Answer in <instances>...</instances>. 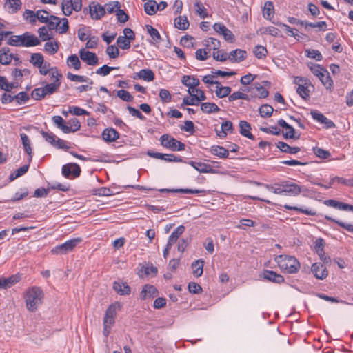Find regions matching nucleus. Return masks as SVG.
<instances>
[{"instance_id": "20", "label": "nucleus", "mask_w": 353, "mask_h": 353, "mask_svg": "<svg viewBox=\"0 0 353 353\" xmlns=\"http://www.w3.org/2000/svg\"><path fill=\"white\" fill-rule=\"evenodd\" d=\"M113 289L120 295H128L130 294L131 289L130 286L123 281H117L113 283Z\"/></svg>"}, {"instance_id": "6", "label": "nucleus", "mask_w": 353, "mask_h": 353, "mask_svg": "<svg viewBox=\"0 0 353 353\" xmlns=\"http://www.w3.org/2000/svg\"><path fill=\"white\" fill-rule=\"evenodd\" d=\"M161 145L172 151H182L185 145L169 134H163L160 137Z\"/></svg>"}, {"instance_id": "59", "label": "nucleus", "mask_w": 353, "mask_h": 353, "mask_svg": "<svg viewBox=\"0 0 353 353\" xmlns=\"http://www.w3.org/2000/svg\"><path fill=\"white\" fill-rule=\"evenodd\" d=\"M321 82L327 89H330L333 85V81L330 77L329 72L327 70L322 76L319 78Z\"/></svg>"}, {"instance_id": "39", "label": "nucleus", "mask_w": 353, "mask_h": 353, "mask_svg": "<svg viewBox=\"0 0 353 353\" xmlns=\"http://www.w3.org/2000/svg\"><path fill=\"white\" fill-rule=\"evenodd\" d=\"M277 148L282 152L289 154H296L300 151V148L298 147H291L287 143L279 141L276 144Z\"/></svg>"}, {"instance_id": "19", "label": "nucleus", "mask_w": 353, "mask_h": 353, "mask_svg": "<svg viewBox=\"0 0 353 353\" xmlns=\"http://www.w3.org/2000/svg\"><path fill=\"white\" fill-rule=\"evenodd\" d=\"M192 167L200 173H215V170L209 164L197 162V161H190L188 163Z\"/></svg>"}, {"instance_id": "53", "label": "nucleus", "mask_w": 353, "mask_h": 353, "mask_svg": "<svg viewBox=\"0 0 353 353\" xmlns=\"http://www.w3.org/2000/svg\"><path fill=\"white\" fill-rule=\"evenodd\" d=\"M68 124L70 125H67V128H64V130L66 131V134L77 132L81 128L79 120L75 118L70 119L68 122Z\"/></svg>"}, {"instance_id": "12", "label": "nucleus", "mask_w": 353, "mask_h": 353, "mask_svg": "<svg viewBox=\"0 0 353 353\" xmlns=\"http://www.w3.org/2000/svg\"><path fill=\"white\" fill-rule=\"evenodd\" d=\"M79 57L83 61L89 65H96L98 64L99 59L96 54L84 48L79 50Z\"/></svg>"}, {"instance_id": "44", "label": "nucleus", "mask_w": 353, "mask_h": 353, "mask_svg": "<svg viewBox=\"0 0 353 353\" xmlns=\"http://www.w3.org/2000/svg\"><path fill=\"white\" fill-rule=\"evenodd\" d=\"M50 30H51L46 26L39 28L37 31L39 39L43 41L50 40L52 38V34Z\"/></svg>"}, {"instance_id": "49", "label": "nucleus", "mask_w": 353, "mask_h": 353, "mask_svg": "<svg viewBox=\"0 0 353 353\" xmlns=\"http://www.w3.org/2000/svg\"><path fill=\"white\" fill-rule=\"evenodd\" d=\"M312 87L309 81H307V83H303V85H299L296 88V92L303 99H306L310 95V89L309 88Z\"/></svg>"}, {"instance_id": "4", "label": "nucleus", "mask_w": 353, "mask_h": 353, "mask_svg": "<svg viewBox=\"0 0 353 353\" xmlns=\"http://www.w3.org/2000/svg\"><path fill=\"white\" fill-rule=\"evenodd\" d=\"M8 44L12 46L32 47L40 44V40L34 34L25 32L21 35H13L8 39Z\"/></svg>"}, {"instance_id": "16", "label": "nucleus", "mask_w": 353, "mask_h": 353, "mask_svg": "<svg viewBox=\"0 0 353 353\" xmlns=\"http://www.w3.org/2000/svg\"><path fill=\"white\" fill-rule=\"evenodd\" d=\"M55 92L53 91L50 86L45 85L43 87L35 88L31 93L32 97L35 100H40L47 95H50Z\"/></svg>"}, {"instance_id": "25", "label": "nucleus", "mask_w": 353, "mask_h": 353, "mask_svg": "<svg viewBox=\"0 0 353 353\" xmlns=\"http://www.w3.org/2000/svg\"><path fill=\"white\" fill-rule=\"evenodd\" d=\"M134 79H143L145 81L150 82L154 80V74L150 69H143L136 73L134 77Z\"/></svg>"}, {"instance_id": "35", "label": "nucleus", "mask_w": 353, "mask_h": 353, "mask_svg": "<svg viewBox=\"0 0 353 353\" xmlns=\"http://www.w3.org/2000/svg\"><path fill=\"white\" fill-rule=\"evenodd\" d=\"M210 152L219 158H227L229 155V152L225 148L219 145H213L210 149Z\"/></svg>"}, {"instance_id": "38", "label": "nucleus", "mask_w": 353, "mask_h": 353, "mask_svg": "<svg viewBox=\"0 0 353 353\" xmlns=\"http://www.w3.org/2000/svg\"><path fill=\"white\" fill-rule=\"evenodd\" d=\"M231 88L229 86H222L220 82L215 86V94L219 98H223L230 94Z\"/></svg>"}, {"instance_id": "13", "label": "nucleus", "mask_w": 353, "mask_h": 353, "mask_svg": "<svg viewBox=\"0 0 353 353\" xmlns=\"http://www.w3.org/2000/svg\"><path fill=\"white\" fill-rule=\"evenodd\" d=\"M213 28L217 33L221 34L227 41L232 43L234 41L232 32L223 23H216L214 24Z\"/></svg>"}, {"instance_id": "3", "label": "nucleus", "mask_w": 353, "mask_h": 353, "mask_svg": "<svg viewBox=\"0 0 353 353\" xmlns=\"http://www.w3.org/2000/svg\"><path fill=\"white\" fill-rule=\"evenodd\" d=\"M121 306L122 305L121 303L114 302L111 304L106 310L103 322V334L105 337H108L110 334L111 329L115 323L117 313L121 310Z\"/></svg>"}, {"instance_id": "15", "label": "nucleus", "mask_w": 353, "mask_h": 353, "mask_svg": "<svg viewBox=\"0 0 353 353\" xmlns=\"http://www.w3.org/2000/svg\"><path fill=\"white\" fill-rule=\"evenodd\" d=\"M89 8L90 16L93 19H100L105 13V8L99 3L93 2L90 4Z\"/></svg>"}, {"instance_id": "51", "label": "nucleus", "mask_w": 353, "mask_h": 353, "mask_svg": "<svg viewBox=\"0 0 353 353\" xmlns=\"http://www.w3.org/2000/svg\"><path fill=\"white\" fill-rule=\"evenodd\" d=\"M263 17L268 19L271 20L274 15V5L271 1L265 2L263 10Z\"/></svg>"}, {"instance_id": "54", "label": "nucleus", "mask_w": 353, "mask_h": 353, "mask_svg": "<svg viewBox=\"0 0 353 353\" xmlns=\"http://www.w3.org/2000/svg\"><path fill=\"white\" fill-rule=\"evenodd\" d=\"M195 12L201 19H205L208 16V12L204 6L199 1H196L194 3Z\"/></svg>"}, {"instance_id": "60", "label": "nucleus", "mask_w": 353, "mask_h": 353, "mask_svg": "<svg viewBox=\"0 0 353 353\" xmlns=\"http://www.w3.org/2000/svg\"><path fill=\"white\" fill-rule=\"evenodd\" d=\"M23 19L28 21L32 25H34L37 21L36 12L30 10H26L23 14Z\"/></svg>"}, {"instance_id": "14", "label": "nucleus", "mask_w": 353, "mask_h": 353, "mask_svg": "<svg viewBox=\"0 0 353 353\" xmlns=\"http://www.w3.org/2000/svg\"><path fill=\"white\" fill-rule=\"evenodd\" d=\"M284 195L296 196L301 193L303 188L296 183L284 181Z\"/></svg>"}, {"instance_id": "32", "label": "nucleus", "mask_w": 353, "mask_h": 353, "mask_svg": "<svg viewBox=\"0 0 353 353\" xmlns=\"http://www.w3.org/2000/svg\"><path fill=\"white\" fill-rule=\"evenodd\" d=\"M188 92L190 96L193 97V99L197 102L198 104L200 101H203L206 99L205 92L196 87H195L194 89H188Z\"/></svg>"}, {"instance_id": "42", "label": "nucleus", "mask_w": 353, "mask_h": 353, "mask_svg": "<svg viewBox=\"0 0 353 353\" xmlns=\"http://www.w3.org/2000/svg\"><path fill=\"white\" fill-rule=\"evenodd\" d=\"M203 261L201 259L196 260L192 264V274L196 277H199L203 272Z\"/></svg>"}, {"instance_id": "43", "label": "nucleus", "mask_w": 353, "mask_h": 353, "mask_svg": "<svg viewBox=\"0 0 353 353\" xmlns=\"http://www.w3.org/2000/svg\"><path fill=\"white\" fill-rule=\"evenodd\" d=\"M161 192H180L184 194H205L206 191L204 190H196V189H188V188H181L176 190H168V189H161Z\"/></svg>"}, {"instance_id": "41", "label": "nucleus", "mask_w": 353, "mask_h": 353, "mask_svg": "<svg viewBox=\"0 0 353 353\" xmlns=\"http://www.w3.org/2000/svg\"><path fill=\"white\" fill-rule=\"evenodd\" d=\"M283 208H285L286 210H294L299 212H301L306 215L314 216L316 214V211L314 209L299 208L296 206H292L287 204L284 205Z\"/></svg>"}, {"instance_id": "36", "label": "nucleus", "mask_w": 353, "mask_h": 353, "mask_svg": "<svg viewBox=\"0 0 353 353\" xmlns=\"http://www.w3.org/2000/svg\"><path fill=\"white\" fill-rule=\"evenodd\" d=\"M239 128H240V133L241 135L250 139H253L254 136L250 132L251 127L250 125L245 121H241L239 122Z\"/></svg>"}, {"instance_id": "50", "label": "nucleus", "mask_w": 353, "mask_h": 353, "mask_svg": "<svg viewBox=\"0 0 353 353\" xmlns=\"http://www.w3.org/2000/svg\"><path fill=\"white\" fill-rule=\"evenodd\" d=\"M59 43L57 41H47L44 45V50L49 54H54L59 50Z\"/></svg>"}, {"instance_id": "24", "label": "nucleus", "mask_w": 353, "mask_h": 353, "mask_svg": "<svg viewBox=\"0 0 353 353\" xmlns=\"http://www.w3.org/2000/svg\"><path fill=\"white\" fill-rule=\"evenodd\" d=\"M228 60L238 63L245 59L246 52L241 49H236L228 53Z\"/></svg>"}, {"instance_id": "48", "label": "nucleus", "mask_w": 353, "mask_h": 353, "mask_svg": "<svg viewBox=\"0 0 353 353\" xmlns=\"http://www.w3.org/2000/svg\"><path fill=\"white\" fill-rule=\"evenodd\" d=\"M174 26L179 30H185L189 27V21L185 16H180L174 19Z\"/></svg>"}, {"instance_id": "9", "label": "nucleus", "mask_w": 353, "mask_h": 353, "mask_svg": "<svg viewBox=\"0 0 353 353\" xmlns=\"http://www.w3.org/2000/svg\"><path fill=\"white\" fill-rule=\"evenodd\" d=\"M61 78L62 74L57 68L53 67V68L51 69L50 72L47 75L48 82H46V85L47 86H50L53 91L57 92L61 85Z\"/></svg>"}, {"instance_id": "31", "label": "nucleus", "mask_w": 353, "mask_h": 353, "mask_svg": "<svg viewBox=\"0 0 353 353\" xmlns=\"http://www.w3.org/2000/svg\"><path fill=\"white\" fill-rule=\"evenodd\" d=\"M21 0H6L5 8L10 13H16L21 8Z\"/></svg>"}, {"instance_id": "45", "label": "nucleus", "mask_w": 353, "mask_h": 353, "mask_svg": "<svg viewBox=\"0 0 353 353\" xmlns=\"http://www.w3.org/2000/svg\"><path fill=\"white\" fill-rule=\"evenodd\" d=\"M20 137H21V139L22 144H23V149H24L25 152L30 157H29V161H31V159H32V148H31V145H30V139H29L28 137L26 134H24V133L21 134Z\"/></svg>"}, {"instance_id": "21", "label": "nucleus", "mask_w": 353, "mask_h": 353, "mask_svg": "<svg viewBox=\"0 0 353 353\" xmlns=\"http://www.w3.org/2000/svg\"><path fill=\"white\" fill-rule=\"evenodd\" d=\"M277 25L283 28L288 35L293 37L297 41H301L305 37L304 34L299 32L297 30L294 29L285 23H279Z\"/></svg>"}, {"instance_id": "10", "label": "nucleus", "mask_w": 353, "mask_h": 353, "mask_svg": "<svg viewBox=\"0 0 353 353\" xmlns=\"http://www.w3.org/2000/svg\"><path fill=\"white\" fill-rule=\"evenodd\" d=\"M41 134L45 140L52 145L61 149L68 148V146L67 145L68 143L57 137L52 132H42Z\"/></svg>"}, {"instance_id": "22", "label": "nucleus", "mask_w": 353, "mask_h": 353, "mask_svg": "<svg viewBox=\"0 0 353 353\" xmlns=\"http://www.w3.org/2000/svg\"><path fill=\"white\" fill-rule=\"evenodd\" d=\"M157 290L154 285H145L141 292L140 297L142 299H150L157 296Z\"/></svg>"}, {"instance_id": "29", "label": "nucleus", "mask_w": 353, "mask_h": 353, "mask_svg": "<svg viewBox=\"0 0 353 353\" xmlns=\"http://www.w3.org/2000/svg\"><path fill=\"white\" fill-rule=\"evenodd\" d=\"M181 82L183 85L188 87V89H194L200 83V81L197 78L190 75H184L182 77Z\"/></svg>"}, {"instance_id": "18", "label": "nucleus", "mask_w": 353, "mask_h": 353, "mask_svg": "<svg viewBox=\"0 0 353 353\" xmlns=\"http://www.w3.org/2000/svg\"><path fill=\"white\" fill-rule=\"evenodd\" d=\"M311 270L315 277L319 279H324L327 276L326 268L320 263H314L312 264Z\"/></svg>"}, {"instance_id": "64", "label": "nucleus", "mask_w": 353, "mask_h": 353, "mask_svg": "<svg viewBox=\"0 0 353 353\" xmlns=\"http://www.w3.org/2000/svg\"><path fill=\"white\" fill-rule=\"evenodd\" d=\"M254 90H256V92H254L255 96L259 98L263 99L267 97L268 95V90L259 84H256Z\"/></svg>"}, {"instance_id": "33", "label": "nucleus", "mask_w": 353, "mask_h": 353, "mask_svg": "<svg viewBox=\"0 0 353 353\" xmlns=\"http://www.w3.org/2000/svg\"><path fill=\"white\" fill-rule=\"evenodd\" d=\"M201 110L205 114H212L220 111L219 106L214 103L204 102L201 103Z\"/></svg>"}, {"instance_id": "55", "label": "nucleus", "mask_w": 353, "mask_h": 353, "mask_svg": "<svg viewBox=\"0 0 353 353\" xmlns=\"http://www.w3.org/2000/svg\"><path fill=\"white\" fill-rule=\"evenodd\" d=\"M309 68L313 74L317 77L318 79L320 78L322 74L327 71L326 69L321 67L320 65L315 63L309 64Z\"/></svg>"}, {"instance_id": "40", "label": "nucleus", "mask_w": 353, "mask_h": 353, "mask_svg": "<svg viewBox=\"0 0 353 353\" xmlns=\"http://www.w3.org/2000/svg\"><path fill=\"white\" fill-rule=\"evenodd\" d=\"M145 28L152 39L151 42L154 44L159 43L161 41V36L158 30L150 25H146Z\"/></svg>"}, {"instance_id": "58", "label": "nucleus", "mask_w": 353, "mask_h": 353, "mask_svg": "<svg viewBox=\"0 0 353 353\" xmlns=\"http://www.w3.org/2000/svg\"><path fill=\"white\" fill-rule=\"evenodd\" d=\"M273 111V108L268 104L262 105L259 109L261 117L263 118L270 117L272 114Z\"/></svg>"}, {"instance_id": "1", "label": "nucleus", "mask_w": 353, "mask_h": 353, "mask_svg": "<svg viewBox=\"0 0 353 353\" xmlns=\"http://www.w3.org/2000/svg\"><path fill=\"white\" fill-rule=\"evenodd\" d=\"M44 293L36 286L28 288L23 294L26 309L30 312H35L43 304Z\"/></svg>"}, {"instance_id": "47", "label": "nucleus", "mask_w": 353, "mask_h": 353, "mask_svg": "<svg viewBox=\"0 0 353 353\" xmlns=\"http://www.w3.org/2000/svg\"><path fill=\"white\" fill-rule=\"evenodd\" d=\"M17 82L9 83L6 77L0 76V88L6 92H10L14 88H17Z\"/></svg>"}, {"instance_id": "2", "label": "nucleus", "mask_w": 353, "mask_h": 353, "mask_svg": "<svg viewBox=\"0 0 353 353\" xmlns=\"http://www.w3.org/2000/svg\"><path fill=\"white\" fill-rule=\"evenodd\" d=\"M280 270L285 273L294 274L300 268V263L298 260L290 255H278L274 258Z\"/></svg>"}, {"instance_id": "30", "label": "nucleus", "mask_w": 353, "mask_h": 353, "mask_svg": "<svg viewBox=\"0 0 353 353\" xmlns=\"http://www.w3.org/2000/svg\"><path fill=\"white\" fill-rule=\"evenodd\" d=\"M14 56L8 48H3L0 50V63L8 65L11 63Z\"/></svg>"}, {"instance_id": "62", "label": "nucleus", "mask_w": 353, "mask_h": 353, "mask_svg": "<svg viewBox=\"0 0 353 353\" xmlns=\"http://www.w3.org/2000/svg\"><path fill=\"white\" fill-rule=\"evenodd\" d=\"M72 3L70 0H63L61 3V8L63 13L65 16H69L72 14L74 10L73 6L71 5Z\"/></svg>"}, {"instance_id": "63", "label": "nucleus", "mask_w": 353, "mask_h": 353, "mask_svg": "<svg viewBox=\"0 0 353 353\" xmlns=\"http://www.w3.org/2000/svg\"><path fill=\"white\" fill-rule=\"evenodd\" d=\"M39 74L43 76H47L51 71L53 67L51 66L50 63L48 61H43L38 68Z\"/></svg>"}, {"instance_id": "46", "label": "nucleus", "mask_w": 353, "mask_h": 353, "mask_svg": "<svg viewBox=\"0 0 353 353\" xmlns=\"http://www.w3.org/2000/svg\"><path fill=\"white\" fill-rule=\"evenodd\" d=\"M221 130L217 132V135L221 138H224L228 133L232 132V122L227 121L221 123Z\"/></svg>"}, {"instance_id": "7", "label": "nucleus", "mask_w": 353, "mask_h": 353, "mask_svg": "<svg viewBox=\"0 0 353 353\" xmlns=\"http://www.w3.org/2000/svg\"><path fill=\"white\" fill-rule=\"evenodd\" d=\"M123 35L119 36L117 39L118 46L123 50L129 49L131 42L135 39V34L132 29L125 28L123 31Z\"/></svg>"}, {"instance_id": "34", "label": "nucleus", "mask_w": 353, "mask_h": 353, "mask_svg": "<svg viewBox=\"0 0 353 353\" xmlns=\"http://www.w3.org/2000/svg\"><path fill=\"white\" fill-rule=\"evenodd\" d=\"M184 231L185 227L183 225L178 226L169 236L167 244L171 246L174 244Z\"/></svg>"}, {"instance_id": "37", "label": "nucleus", "mask_w": 353, "mask_h": 353, "mask_svg": "<svg viewBox=\"0 0 353 353\" xmlns=\"http://www.w3.org/2000/svg\"><path fill=\"white\" fill-rule=\"evenodd\" d=\"M66 64L70 68L78 70L81 68V61L76 54L69 56L66 60Z\"/></svg>"}, {"instance_id": "57", "label": "nucleus", "mask_w": 353, "mask_h": 353, "mask_svg": "<svg viewBox=\"0 0 353 353\" xmlns=\"http://www.w3.org/2000/svg\"><path fill=\"white\" fill-rule=\"evenodd\" d=\"M268 190L276 194H284V181L274 185H266Z\"/></svg>"}, {"instance_id": "5", "label": "nucleus", "mask_w": 353, "mask_h": 353, "mask_svg": "<svg viewBox=\"0 0 353 353\" xmlns=\"http://www.w3.org/2000/svg\"><path fill=\"white\" fill-rule=\"evenodd\" d=\"M47 23L49 29L56 30L60 34L65 33L69 28L68 20L66 18L60 19L54 15H50Z\"/></svg>"}, {"instance_id": "52", "label": "nucleus", "mask_w": 353, "mask_h": 353, "mask_svg": "<svg viewBox=\"0 0 353 353\" xmlns=\"http://www.w3.org/2000/svg\"><path fill=\"white\" fill-rule=\"evenodd\" d=\"M29 61L33 66L38 68L45 60L42 54L37 52L31 54Z\"/></svg>"}, {"instance_id": "17", "label": "nucleus", "mask_w": 353, "mask_h": 353, "mask_svg": "<svg viewBox=\"0 0 353 353\" xmlns=\"http://www.w3.org/2000/svg\"><path fill=\"white\" fill-rule=\"evenodd\" d=\"M310 114L314 120L321 124H324L326 128H332L334 126V123L320 112L313 110Z\"/></svg>"}, {"instance_id": "28", "label": "nucleus", "mask_w": 353, "mask_h": 353, "mask_svg": "<svg viewBox=\"0 0 353 353\" xmlns=\"http://www.w3.org/2000/svg\"><path fill=\"white\" fill-rule=\"evenodd\" d=\"M102 137L106 142H112L119 138V133L113 128H107L103 130Z\"/></svg>"}, {"instance_id": "23", "label": "nucleus", "mask_w": 353, "mask_h": 353, "mask_svg": "<svg viewBox=\"0 0 353 353\" xmlns=\"http://www.w3.org/2000/svg\"><path fill=\"white\" fill-rule=\"evenodd\" d=\"M324 204L332 207L334 208H337L341 210H350L353 211V206L346 204L345 203L339 202L334 199H329L324 201Z\"/></svg>"}, {"instance_id": "56", "label": "nucleus", "mask_w": 353, "mask_h": 353, "mask_svg": "<svg viewBox=\"0 0 353 353\" xmlns=\"http://www.w3.org/2000/svg\"><path fill=\"white\" fill-rule=\"evenodd\" d=\"M157 3L154 0H149L144 5L145 12L149 15L154 14L157 10Z\"/></svg>"}, {"instance_id": "11", "label": "nucleus", "mask_w": 353, "mask_h": 353, "mask_svg": "<svg viewBox=\"0 0 353 353\" xmlns=\"http://www.w3.org/2000/svg\"><path fill=\"white\" fill-rule=\"evenodd\" d=\"M81 169L77 163H68L62 167V174L67 178H74L79 176Z\"/></svg>"}, {"instance_id": "26", "label": "nucleus", "mask_w": 353, "mask_h": 353, "mask_svg": "<svg viewBox=\"0 0 353 353\" xmlns=\"http://www.w3.org/2000/svg\"><path fill=\"white\" fill-rule=\"evenodd\" d=\"M20 280V276L18 275H12L8 278L0 279V288H9Z\"/></svg>"}, {"instance_id": "8", "label": "nucleus", "mask_w": 353, "mask_h": 353, "mask_svg": "<svg viewBox=\"0 0 353 353\" xmlns=\"http://www.w3.org/2000/svg\"><path fill=\"white\" fill-rule=\"evenodd\" d=\"M80 238L72 239L66 242L57 245L52 249L51 252L54 254H63L72 251L80 242Z\"/></svg>"}, {"instance_id": "61", "label": "nucleus", "mask_w": 353, "mask_h": 353, "mask_svg": "<svg viewBox=\"0 0 353 353\" xmlns=\"http://www.w3.org/2000/svg\"><path fill=\"white\" fill-rule=\"evenodd\" d=\"M53 123L59 128L63 132L66 133L65 130H64V128H67V124L65 123V121L61 116H54L52 118Z\"/></svg>"}, {"instance_id": "27", "label": "nucleus", "mask_w": 353, "mask_h": 353, "mask_svg": "<svg viewBox=\"0 0 353 353\" xmlns=\"http://www.w3.org/2000/svg\"><path fill=\"white\" fill-rule=\"evenodd\" d=\"M263 277H264V279H265L270 281L274 282L276 283H281L284 281V279H283V276L276 273L274 271H271V270L264 271Z\"/></svg>"}]
</instances>
